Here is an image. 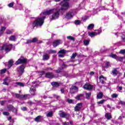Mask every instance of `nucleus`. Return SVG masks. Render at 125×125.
<instances>
[{"instance_id": "nucleus-32", "label": "nucleus", "mask_w": 125, "mask_h": 125, "mask_svg": "<svg viewBox=\"0 0 125 125\" xmlns=\"http://www.w3.org/2000/svg\"><path fill=\"white\" fill-rule=\"evenodd\" d=\"M93 28H94V24L92 23L90 24L87 27L88 30H92V29H93Z\"/></svg>"}, {"instance_id": "nucleus-59", "label": "nucleus", "mask_w": 125, "mask_h": 125, "mask_svg": "<svg viewBox=\"0 0 125 125\" xmlns=\"http://www.w3.org/2000/svg\"><path fill=\"white\" fill-rule=\"evenodd\" d=\"M46 71H52V68L50 67H47L46 68Z\"/></svg>"}, {"instance_id": "nucleus-36", "label": "nucleus", "mask_w": 125, "mask_h": 125, "mask_svg": "<svg viewBox=\"0 0 125 125\" xmlns=\"http://www.w3.org/2000/svg\"><path fill=\"white\" fill-rule=\"evenodd\" d=\"M109 57H111L112 58H114V59H117V57H118V56H117V55H116V54H111V55H110Z\"/></svg>"}, {"instance_id": "nucleus-18", "label": "nucleus", "mask_w": 125, "mask_h": 125, "mask_svg": "<svg viewBox=\"0 0 125 125\" xmlns=\"http://www.w3.org/2000/svg\"><path fill=\"white\" fill-rule=\"evenodd\" d=\"M9 40L11 42H16L17 41V36L12 35L9 38Z\"/></svg>"}, {"instance_id": "nucleus-39", "label": "nucleus", "mask_w": 125, "mask_h": 125, "mask_svg": "<svg viewBox=\"0 0 125 125\" xmlns=\"http://www.w3.org/2000/svg\"><path fill=\"white\" fill-rule=\"evenodd\" d=\"M78 55V54L77 53H73L72 56L71 57V59H75L76 58V56Z\"/></svg>"}, {"instance_id": "nucleus-23", "label": "nucleus", "mask_w": 125, "mask_h": 125, "mask_svg": "<svg viewBox=\"0 0 125 125\" xmlns=\"http://www.w3.org/2000/svg\"><path fill=\"white\" fill-rule=\"evenodd\" d=\"M105 117L106 119H107V120H111V119H112V116L111 115V113H105Z\"/></svg>"}, {"instance_id": "nucleus-52", "label": "nucleus", "mask_w": 125, "mask_h": 125, "mask_svg": "<svg viewBox=\"0 0 125 125\" xmlns=\"http://www.w3.org/2000/svg\"><path fill=\"white\" fill-rule=\"evenodd\" d=\"M21 110H22V111H27V107L24 106L23 107H21Z\"/></svg>"}, {"instance_id": "nucleus-16", "label": "nucleus", "mask_w": 125, "mask_h": 125, "mask_svg": "<svg viewBox=\"0 0 125 125\" xmlns=\"http://www.w3.org/2000/svg\"><path fill=\"white\" fill-rule=\"evenodd\" d=\"M98 11H99V9H94L92 11H88V14H91V15H95V14H96Z\"/></svg>"}, {"instance_id": "nucleus-56", "label": "nucleus", "mask_w": 125, "mask_h": 125, "mask_svg": "<svg viewBox=\"0 0 125 125\" xmlns=\"http://www.w3.org/2000/svg\"><path fill=\"white\" fill-rule=\"evenodd\" d=\"M3 84L5 85H8L9 84L6 81H3Z\"/></svg>"}, {"instance_id": "nucleus-4", "label": "nucleus", "mask_w": 125, "mask_h": 125, "mask_svg": "<svg viewBox=\"0 0 125 125\" xmlns=\"http://www.w3.org/2000/svg\"><path fill=\"white\" fill-rule=\"evenodd\" d=\"M25 66L24 65H21L17 68V71L19 74V77L22 76L23 75V73L24 72Z\"/></svg>"}, {"instance_id": "nucleus-43", "label": "nucleus", "mask_w": 125, "mask_h": 125, "mask_svg": "<svg viewBox=\"0 0 125 125\" xmlns=\"http://www.w3.org/2000/svg\"><path fill=\"white\" fill-rule=\"evenodd\" d=\"M67 39L71 40V41H75V38L72 36H67Z\"/></svg>"}, {"instance_id": "nucleus-29", "label": "nucleus", "mask_w": 125, "mask_h": 125, "mask_svg": "<svg viewBox=\"0 0 125 125\" xmlns=\"http://www.w3.org/2000/svg\"><path fill=\"white\" fill-rule=\"evenodd\" d=\"M5 31V27L2 26L0 30V36L3 34V32Z\"/></svg>"}, {"instance_id": "nucleus-20", "label": "nucleus", "mask_w": 125, "mask_h": 125, "mask_svg": "<svg viewBox=\"0 0 125 125\" xmlns=\"http://www.w3.org/2000/svg\"><path fill=\"white\" fill-rule=\"evenodd\" d=\"M52 85L53 86V87H58L60 86V83L58 82H52L51 83Z\"/></svg>"}, {"instance_id": "nucleus-3", "label": "nucleus", "mask_w": 125, "mask_h": 125, "mask_svg": "<svg viewBox=\"0 0 125 125\" xmlns=\"http://www.w3.org/2000/svg\"><path fill=\"white\" fill-rule=\"evenodd\" d=\"M15 95L17 98H19V99H23L24 100L29 99L31 97V95L29 94L20 95L19 94L16 93Z\"/></svg>"}, {"instance_id": "nucleus-41", "label": "nucleus", "mask_w": 125, "mask_h": 125, "mask_svg": "<svg viewBox=\"0 0 125 125\" xmlns=\"http://www.w3.org/2000/svg\"><path fill=\"white\" fill-rule=\"evenodd\" d=\"M75 25H80L81 24V21L80 20H76L74 22Z\"/></svg>"}, {"instance_id": "nucleus-53", "label": "nucleus", "mask_w": 125, "mask_h": 125, "mask_svg": "<svg viewBox=\"0 0 125 125\" xmlns=\"http://www.w3.org/2000/svg\"><path fill=\"white\" fill-rule=\"evenodd\" d=\"M37 41H38V39L37 38H33L32 40V42H37Z\"/></svg>"}, {"instance_id": "nucleus-38", "label": "nucleus", "mask_w": 125, "mask_h": 125, "mask_svg": "<svg viewBox=\"0 0 125 125\" xmlns=\"http://www.w3.org/2000/svg\"><path fill=\"white\" fill-rule=\"evenodd\" d=\"M110 67V62H105L104 68H109Z\"/></svg>"}, {"instance_id": "nucleus-49", "label": "nucleus", "mask_w": 125, "mask_h": 125, "mask_svg": "<svg viewBox=\"0 0 125 125\" xmlns=\"http://www.w3.org/2000/svg\"><path fill=\"white\" fill-rule=\"evenodd\" d=\"M14 4V2H13V3H10L8 5V6L9 7H12L13 6Z\"/></svg>"}, {"instance_id": "nucleus-10", "label": "nucleus", "mask_w": 125, "mask_h": 125, "mask_svg": "<svg viewBox=\"0 0 125 125\" xmlns=\"http://www.w3.org/2000/svg\"><path fill=\"white\" fill-rule=\"evenodd\" d=\"M78 90H79V89L78 88V87L76 86H72L70 88V93H76V92H78Z\"/></svg>"}, {"instance_id": "nucleus-28", "label": "nucleus", "mask_w": 125, "mask_h": 125, "mask_svg": "<svg viewBox=\"0 0 125 125\" xmlns=\"http://www.w3.org/2000/svg\"><path fill=\"white\" fill-rule=\"evenodd\" d=\"M86 2V0H83L82 2L80 4V7H84V5H85V3Z\"/></svg>"}, {"instance_id": "nucleus-7", "label": "nucleus", "mask_w": 125, "mask_h": 125, "mask_svg": "<svg viewBox=\"0 0 125 125\" xmlns=\"http://www.w3.org/2000/svg\"><path fill=\"white\" fill-rule=\"evenodd\" d=\"M45 77L48 79H53L54 78H58V74H54L52 72H47Z\"/></svg>"}, {"instance_id": "nucleus-31", "label": "nucleus", "mask_w": 125, "mask_h": 125, "mask_svg": "<svg viewBox=\"0 0 125 125\" xmlns=\"http://www.w3.org/2000/svg\"><path fill=\"white\" fill-rule=\"evenodd\" d=\"M15 84H17L19 86L23 87L25 86V83H22L21 82H17L15 83Z\"/></svg>"}, {"instance_id": "nucleus-11", "label": "nucleus", "mask_w": 125, "mask_h": 125, "mask_svg": "<svg viewBox=\"0 0 125 125\" xmlns=\"http://www.w3.org/2000/svg\"><path fill=\"white\" fill-rule=\"evenodd\" d=\"M83 88L88 90H91L93 88V85H90L89 83H86L84 85Z\"/></svg>"}, {"instance_id": "nucleus-17", "label": "nucleus", "mask_w": 125, "mask_h": 125, "mask_svg": "<svg viewBox=\"0 0 125 125\" xmlns=\"http://www.w3.org/2000/svg\"><path fill=\"white\" fill-rule=\"evenodd\" d=\"M7 108H8V110H11L12 111H15L16 114L17 113V109H16L12 105H7Z\"/></svg>"}, {"instance_id": "nucleus-62", "label": "nucleus", "mask_w": 125, "mask_h": 125, "mask_svg": "<svg viewBox=\"0 0 125 125\" xmlns=\"http://www.w3.org/2000/svg\"><path fill=\"white\" fill-rule=\"evenodd\" d=\"M31 42H32V40H27L26 43H27V44H28V43H31Z\"/></svg>"}, {"instance_id": "nucleus-14", "label": "nucleus", "mask_w": 125, "mask_h": 125, "mask_svg": "<svg viewBox=\"0 0 125 125\" xmlns=\"http://www.w3.org/2000/svg\"><path fill=\"white\" fill-rule=\"evenodd\" d=\"M50 57V56L48 55V54L45 53V52H44V54L42 56V60L43 61H46L49 59V58Z\"/></svg>"}, {"instance_id": "nucleus-40", "label": "nucleus", "mask_w": 125, "mask_h": 125, "mask_svg": "<svg viewBox=\"0 0 125 125\" xmlns=\"http://www.w3.org/2000/svg\"><path fill=\"white\" fill-rule=\"evenodd\" d=\"M118 96H119V95L116 93H114L111 95V97L112 98H117V97H118Z\"/></svg>"}, {"instance_id": "nucleus-22", "label": "nucleus", "mask_w": 125, "mask_h": 125, "mask_svg": "<svg viewBox=\"0 0 125 125\" xmlns=\"http://www.w3.org/2000/svg\"><path fill=\"white\" fill-rule=\"evenodd\" d=\"M103 97V93L100 92L97 95V99H102Z\"/></svg>"}, {"instance_id": "nucleus-45", "label": "nucleus", "mask_w": 125, "mask_h": 125, "mask_svg": "<svg viewBox=\"0 0 125 125\" xmlns=\"http://www.w3.org/2000/svg\"><path fill=\"white\" fill-rule=\"evenodd\" d=\"M6 72V69H2L0 70V74H5V72Z\"/></svg>"}, {"instance_id": "nucleus-8", "label": "nucleus", "mask_w": 125, "mask_h": 125, "mask_svg": "<svg viewBox=\"0 0 125 125\" xmlns=\"http://www.w3.org/2000/svg\"><path fill=\"white\" fill-rule=\"evenodd\" d=\"M27 62V59L23 58L19 59L15 63L16 65H19V64H23Z\"/></svg>"}, {"instance_id": "nucleus-6", "label": "nucleus", "mask_w": 125, "mask_h": 125, "mask_svg": "<svg viewBox=\"0 0 125 125\" xmlns=\"http://www.w3.org/2000/svg\"><path fill=\"white\" fill-rule=\"evenodd\" d=\"M32 83L34 85H33V86L30 88L29 91L31 95L35 96L36 95V87L37 86V84H35L36 82H33Z\"/></svg>"}, {"instance_id": "nucleus-50", "label": "nucleus", "mask_w": 125, "mask_h": 125, "mask_svg": "<svg viewBox=\"0 0 125 125\" xmlns=\"http://www.w3.org/2000/svg\"><path fill=\"white\" fill-rule=\"evenodd\" d=\"M3 115H4V116H8V115H9V112H3Z\"/></svg>"}, {"instance_id": "nucleus-61", "label": "nucleus", "mask_w": 125, "mask_h": 125, "mask_svg": "<svg viewBox=\"0 0 125 125\" xmlns=\"http://www.w3.org/2000/svg\"><path fill=\"white\" fill-rule=\"evenodd\" d=\"M54 98H56V99H58L59 98V96L57 95H54Z\"/></svg>"}, {"instance_id": "nucleus-1", "label": "nucleus", "mask_w": 125, "mask_h": 125, "mask_svg": "<svg viewBox=\"0 0 125 125\" xmlns=\"http://www.w3.org/2000/svg\"><path fill=\"white\" fill-rule=\"evenodd\" d=\"M69 0H63L61 3L57 4L54 8L51 9L48 11H46L41 14V16L37 18L33 22L32 25L33 27L40 28L43 25L44 23V19L46 15H50L52 14L51 18H50L51 20H55L59 18V12L61 10H67L69 7Z\"/></svg>"}, {"instance_id": "nucleus-30", "label": "nucleus", "mask_w": 125, "mask_h": 125, "mask_svg": "<svg viewBox=\"0 0 125 125\" xmlns=\"http://www.w3.org/2000/svg\"><path fill=\"white\" fill-rule=\"evenodd\" d=\"M88 36L89 37H91V38H93L94 37H95L96 35L95 34V32H88Z\"/></svg>"}, {"instance_id": "nucleus-63", "label": "nucleus", "mask_w": 125, "mask_h": 125, "mask_svg": "<svg viewBox=\"0 0 125 125\" xmlns=\"http://www.w3.org/2000/svg\"><path fill=\"white\" fill-rule=\"evenodd\" d=\"M63 68L62 67V68H59L58 70H57V73H60L61 72V70H63Z\"/></svg>"}, {"instance_id": "nucleus-47", "label": "nucleus", "mask_w": 125, "mask_h": 125, "mask_svg": "<svg viewBox=\"0 0 125 125\" xmlns=\"http://www.w3.org/2000/svg\"><path fill=\"white\" fill-rule=\"evenodd\" d=\"M6 33L7 35H10L11 34H12V31L10 30H8L6 31Z\"/></svg>"}, {"instance_id": "nucleus-46", "label": "nucleus", "mask_w": 125, "mask_h": 125, "mask_svg": "<svg viewBox=\"0 0 125 125\" xmlns=\"http://www.w3.org/2000/svg\"><path fill=\"white\" fill-rule=\"evenodd\" d=\"M5 102H6V101H0V104L2 106H3V105H4V103H5Z\"/></svg>"}, {"instance_id": "nucleus-57", "label": "nucleus", "mask_w": 125, "mask_h": 125, "mask_svg": "<svg viewBox=\"0 0 125 125\" xmlns=\"http://www.w3.org/2000/svg\"><path fill=\"white\" fill-rule=\"evenodd\" d=\"M27 104H29L30 106H31L33 104V102H32L31 101H29L27 102Z\"/></svg>"}, {"instance_id": "nucleus-13", "label": "nucleus", "mask_w": 125, "mask_h": 125, "mask_svg": "<svg viewBox=\"0 0 125 125\" xmlns=\"http://www.w3.org/2000/svg\"><path fill=\"white\" fill-rule=\"evenodd\" d=\"M99 80L102 84H104V83H106V82H105V81H107V78L103 76H101L99 77Z\"/></svg>"}, {"instance_id": "nucleus-34", "label": "nucleus", "mask_w": 125, "mask_h": 125, "mask_svg": "<svg viewBox=\"0 0 125 125\" xmlns=\"http://www.w3.org/2000/svg\"><path fill=\"white\" fill-rule=\"evenodd\" d=\"M85 95L86 99H89L91 96V93H86Z\"/></svg>"}, {"instance_id": "nucleus-54", "label": "nucleus", "mask_w": 125, "mask_h": 125, "mask_svg": "<svg viewBox=\"0 0 125 125\" xmlns=\"http://www.w3.org/2000/svg\"><path fill=\"white\" fill-rule=\"evenodd\" d=\"M120 53H121V54H125V49L124 50H121Z\"/></svg>"}, {"instance_id": "nucleus-42", "label": "nucleus", "mask_w": 125, "mask_h": 125, "mask_svg": "<svg viewBox=\"0 0 125 125\" xmlns=\"http://www.w3.org/2000/svg\"><path fill=\"white\" fill-rule=\"evenodd\" d=\"M74 100L67 99V102L70 104H74Z\"/></svg>"}, {"instance_id": "nucleus-64", "label": "nucleus", "mask_w": 125, "mask_h": 125, "mask_svg": "<svg viewBox=\"0 0 125 125\" xmlns=\"http://www.w3.org/2000/svg\"><path fill=\"white\" fill-rule=\"evenodd\" d=\"M59 57H64V54H60L59 55Z\"/></svg>"}, {"instance_id": "nucleus-5", "label": "nucleus", "mask_w": 125, "mask_h": 125, "mask_svg": "<svg viewBox=\"0 0 125 125\" xmlns=\"http://www.w3.org/2000/svg\"><path fill=\"white\" fill-rule=\"evenodd\" d=\"M59 115L61 118H65L67 120L70 118V114L64 112L63 111L61 110L59 111Z\"/></svg>"}, {"instance_id": "nucleus-37", "label": "nucleus", "mask_w": 125, "mask_h": 125, "mask_svg": "<svg viewBox=\"0 0 125 125\" xmlns=\"http://www.w3.org/2000/svg\"><path fill=\"white\" fill-rule=\"evenodd\" d=\"M59 53L62 54H65V53H66V50L64 49L60 50L59 51Z\"/></svg>"}, {"instance_id": "nucleus-35", "label": "nucleus", "mask_w": 125, "mask_h": 125, "mask_svg": "<svg viewBox=\"0 0 125 125\" xmlns=\"http://www.w3.org/2000/svg\"><path fill=\"white\" fill-rule=\"evenodd\" d=\"M83 43L84 45L87 46L89 44V41L88 40H84Z\"/></svg>"}, {"instance_id": "nucleus-2", "label": "nucleus", "mask_w": 125, "mask_h": 125, "mask_svg": "<svg viewBox=\"0 0 125 125\" xmlns=\"http://www.w3.org/2000/svg\"><path fill=\"white\" fill-rule=\"evenodd\" d=\"M13 45L12 44H5L1 47V50H5L6 53L9 52L11 50Z\"/></svg>"}, {"instance_id": "nucleus-24", "label": "nucleus", "mask_w": 125, "mask_h": 125, "mask_svg": "<svg viewBox=\"0 0 125 125\" xmlns=\"http://www.w3.org/2000/svg\"><path fill=\"white\" fill-rule=\"evenodd\" d=\"M13 65V60H10L8 62V68H11V67H12Z\"/></svg>"}, {"instance_id": "nucleus-55", "label": "nucleus", "mask_w": 125, "mask_h": 125, "mask_svg": "<svg viewBox=\"0 0 125 125\" xmlns=\"http://www.w3.org/2000/svg\"><path fill=\"white\" fill-rule=\"evenodd\" d=\"M118 17L119 19H120V20H122V21H124L123 17L122 16H121L120 15H118Z\"/></svg>"}, {"instance_id": "nucleus-58", "label": "nucleus", "mask_w": 125, "mask_h": 125, "mask_svg": "<svg viewBox=\"0 0 125 125\" xmlns=\"http://www.w3.org/2000/svg\"><path fill=\"white\" fill-rule=\"evenodd\" d=\"M122 41H123V42H125V35H123L122 36Z\"/></svg>"}, {"instance_id": "nucleus-33", "label": "nucleus", "mask_w": 125, "mask_h": 125, "mask_svg": "<svg viewBox=\"0 0 125 125\" xmlns=\"http://www.w3.org/2000/svg\"><path fill=\"white\" fill-rule=\"evenodd\" d=\"M116 60L117 61H120L121 62H122L123 60H124V57L117 56V57L116 58Z\"/></svg>"}, {"instance_id": "nucleus-26", "label": "nucleus", "mask_w": 125, "mask_h": 125, "mask_svg": "<svg viewBox=\"0 0 125 125\" xmlns=\"http://www.w3.org/2000/svg\"><path fill=\"white\" fill-rule=\"evenodd\" d=\"M112 73L113 76H117L119 74V71L117 70V69L115 68L112 70Z\"/></svg>"}, {"instance_id": "nucleus-9", "label": "nucleus", "mask_w": 125, "mask_h": 125, "mask_svg": "<svg viewBox=\"0 0 125 125\" xmlns=\"http://www.w3.org/2000/svg\"><path fill=\"white\" fill-rule=\"evenodd\" d=\"M82 107H83V104L82 103H78L75 106L74 108V110L76 112H79V111H80Z\"/></svg>"}, {"instance_id": "nucleus-25", "label": "nucleus", "mask_w": 125, "mask_h": 125, "mask_svg": "<svg viewBox=\"0 0 125 125\" xmlns=\"http://www.w3.org/2000/svg\"><path fill=\"white\" fill-rule=\"evenodd\" d=\"M53 116V112L52 111H50L47 113L46 114V117L48 118H52Z\"/></svg>"}, {"instance_id": "nucleus-51", "label": "nucleus", "mask_w": 125, "mask_h": 125, "mask_svg": "<svg viewBox=\"0 0 125 125\" xmlns=\"http://www.w3.org/2000/svg\"><path fill=\"white\" fill-rule=\"evenodd\" d=\"M45 53H46V54H48V55H49V54H51L50 50H48L46 51V53L45 52Z\"/></svg>"}, {"instance_id": "nucleus-44", "label": "nucleus", "mask_w": 125, "mask_h": 125, "mask_svg": "<svg viewBox=\"0 0 125 125\" xmlns=\"http://www.w3.org/2000/svg\"><path fill=\"white\" fill-rule=\"evenodd\" d=\"M106 101V100H101V101L100 102H97V104H104V102H105Z\"/></svg>"}, {"instance_id": "nucleus-48", "label": "nucleus", "mask_w": 125, "mask_h": 125, "mask_svg": "<svg viewBox=\"0 0 125 125\" xmlns=\"http://www.w3.org/2000/svg\"><path fill=\"white\" fill-rule=\"evenodd\" d=\"M119 104H121V105H123L124 106H125V102L120 101Z\"/></svg>"}, {"instance_id": "nucleus-19", "label": "nucleus", "mask_w": 125, "mask_h": 125, "mask_svg": "<svg viewBox=\"0 0 125 125\" xmlns=\"http://www.w3.org/2000/svg\"><path fill=\"white\" fill-rule=\"evenodd\" d=\"M75 99H77V100H82L83 99V94H80L78 95L77 96L75 97Z\"/></svg>"}, {"instance_id": "nucleus-60", "label": "nucleus", "mask_w": 125, "mask_h": 125, "mask_svg": "<svg viewBox=\"0 0 125 125\" xmlns=\"http://www.w3.org/2000/svg\"><path fill=\"white\" fill-rule=\"evenodd\" d=\"M62 124L63 125H69L68 122H62Z\"/></svg>"}, {"instance_id": "nucleus-12", "label": "nucleus", "mask_w": 125, "mask_h": 125, "mask_svg": "<svg viewBox=\"0 0 125 125\" xmlns=\"http://www.w3.org/2000/svg\"><path fill=\"white\" fill-rule=\"evenodd\" d=\"M74 17V13L71 11L68 12L66 15V19H72L73 17Z\"/></svg>"}, {"instance_id": "nucleus-21", "label": "nucleus", "mask_w": 125, "mask_h": 125, "mask_svg": "<svg viewBox=\"0 0 125 125\" xmlns=\"http://www.w3.org/2000/svg\"><path fill=\"white\" fill-rule=\"evenodd\" d=\"M94 32L96 36H97V35H100L101 33H102V29L100 28V29L95 30V32Z\"/></svg>"}, {"instance_id": "nucleus-27", "label": "nucleus", "mask_w": 125, "mask_h": 125, "mask_svg": "<svg viewBox=\"0 0 125 125\" xmlns=\"http://www.w3.org/2000/svg\"><path fill=\"white\" fill-rule=\"evenodd\" d=\"M41 118H42V116L39 115L35 118L34 121L37 122V123H40L41 122Z\"/></svg>"}, {"instance_id": "nucleus-15", "label": "nucleus", "mask_w": 125, "mask_h": 125, "mask_svg": "<svg viewBox=\"0 0 125 125\" xmlns=\"http://www.w3.org/2000/svg\"><path fill=\"white\" fill-rule=\"evenodd\" d=\"M61 43H62V41L61 40H56L54 42L53 46L54 47H56L57 45H59Z\"/></svg>"}]
</instances>
